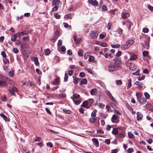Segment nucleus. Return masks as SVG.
I'll use <instances>...</instances> for the list:
<instances>
[{"mask_svg": "<svg viewBox=\"0 0 153 153\" xmlns=\"http://www.w3.org/2000/svg\"><path fill=\"white\" fill-rule=\"evenodd\" d=\"M54 16L57 19H59L60 18V16L57 13H56L54 14Z\"/></svg>", "mask_w": 153, "mask_h": 153, "instance_id": "52", "label": "nucleus"}, {"mask_svg": "<svg viewBox=\"0 0 153 153\" xmlns=\"http://www.w3.org/2000/svg\"><path fill=\"white\" fill-rule=\"evenodd\" d=\"M26 33L25 32H22L18 33L16 34H15L14 35H16V36L17 37H19L21 35H23L25 34Z\"/></svg>", "mask_w": 153, "mask_h": 153, "instance_id": "22", "label": "nucleus"}, {"mask_svg": "<svg viewBox=\"0 0 153 153\" xmlns=\"http://www.w3.org/2000/svg\"><path fill=\"white\" fill-rule=\"evenodd\" d=\"M68 79V75L67 73L65 74V76L64 78V80L65 81H67Z\"/></svg>", "mask_w": 153, "mask_h": 153, "instance_id": "47", "label": "nucleus"}, {"mask_svg": "<svg viewBox=\"0 0 153 153\" xmlns=\"http://www.w3.org/2000/svg\"><path fill=\"white\" fill-rule=\"evenodd\" d=\"M137 119L138 120H141L143 118V115L141 114L140 112H137Z\"/></svg>", "mask_w": 153, "mask_h": 153, "instance_id": "16", "label": "nucleus"}, {"mask_svg": "<svg viewBox=\"0 0 153 153\" xmlns=\"http://www.w3.org/2000/svg\"><path fill=\"white\" fill-rule=\"evenodd\" d=\"M78 54L80 56H82L83 55V51L81 49L78 52Z\"/></svg>", "mask_w": 153, "mask_h": 153, "instance_id": "35", "label": "nucleus"}, {"mask_svg": "<svg viewBox=\"0 0 153 153\" xmlns=\"http://www.w3.org/2000/svg\"><path fill=\"white\" fill-rule=\"evenodd\" d=\"M96 119L94 118H91L89 120V121L91 123H94Z\"/></svg>", "mask_w": 153, "mask_h": 153, "instance_id": "39", "label": "nucleus"}, {"mask_svg": "<svg viewBox=\"0 0 153 153\" xmlns=\"http://www.w3.org/2000/svg\"><path fill=\"white\" fill-rule=\"evenodd\" d=\"M106 108L108 112H111L113 111L111 109V107L109 105H107Z\"/></svg>", "mask_w": 153, "mask_h": 153, "instance_id": "43", "label": "nucleus"}, {"mask_svg": "<svg viewBox=\"0 0 153 153\" xmlns=\"http://www.w3.org/2000/svg\"><path fill=\"white\" fill-rule=\"evenodd\" d=\"M120 62L119 61L116 60L111 63L108 67V71L113 72L117 70L120 66Z\"/></svg>", "mask_w": 153, "mask_h": 153, "instance_id": "1", "label": "nucleus"}, {"mask_svg": "<svg viewBox=\"0 0 153 153\" xmlns=\"http://www.w3.org/2000/svg\"><path fill=\"white\" fill-rule=\"evenodd\" d=\"M149 40H148V41H146L145 42V44H144V45L143 46V47L147 50L149 49Z\"/></svg>", "mask_w": 153, "mask_h": 153, "instance_id": "13", "label": "nucleus"}, {"mask_svg": "<svg viewBox=\"0 0 153 153\" xmlns=\"http://www.w3.org/2000/svg\"><path fill=\"white\" fill-rule=\"evenodd\" d=\"M128 84L127 86L128 88H130L131 86V80L129 79L128 81Z\"/></svg>", "mask_w": 153, "mask_h": 153, "instance_id": "38", "label": "nucleus"}, {"mask_svg": "<svg viewBox=\"0 0 153 153\" xmlns=\"http://www.w3.org/2000/svg\"><path fill=\"white\" fill-rule=\"evenodd\" d=\"M143 54L144 56H147L148 55V52L147 51H144L143 52Z\"/></svg>", "mask_w": 153, "mask_h": 153, "instance_id": "40", "label": "nucleus"}, {"mask_svg": "<svg viewBox=\"0 0 153 153\" xmlns=\"http://www.w3.org/2000/svg\"><path fill=\"white\" fill-rule=\"evenodd\" d=\"M71 98L73 100V101H74V102L76 105H78L81 102V101L79 100H78L75 101L74 100L72 97H71Z\"/></svg>", "mask_w": 153, "mask_h": 153, "instance_id": "27", "label": "nucleus"}, {"mask_svg": "<svg viewBox=\"0 0 153 153\" xmlns=\"http://www.w3.org/2000/svg\"><path fill=\"white\" fill-rule=\"evenodd\" d=\"M59 32L58 31H56L55 32L54 34L51 39V41L52 42H54L57 39L59 36Z\"/></svg>", "mask_w": 153, "mask_h": 153, "instance_id": "6", "label": "nucleus"}, {"mask_svg": "<svg viewBox=\"0 0 153 153\" xmlns=\"http://www.w3.org/2000/svg\"><path fill=\"white\" fill-rule=\"evenodd\" d=\"M148 8L149 10L153 12V7L150 5H148Z\"/></svg>", "mask_w": 153, "mask_h": 153, "instance_id": "64", "label": "nucleus"}, {"mask_svg": "<svg viewBox=\"0 0 153 153\" xmlns=\"http://www.w3.org/2000/svg\"><path fill=\"white\" fill-rule=\"evenodd\" d=\"M65 18L67 19H71V15L70 14L66 15L65 16Z\"/></svg>", "mask_w": 153, "mask_h": 153, "instance_id": "53", "label": "nucleus"}, {"mask_svg": "<svg viewBox=\"0 0 153 153\" xmlns=\"http://www.w3.org/2000/svg\"><path fill=\"white\" fill-rule=\"evenodd\" d=\"M88 61L89 62H92L94 64L97 63V62L95 60L94 57L92 56H91L89 57Z\"/></svg>", "mask_w": 153, "mask_h": 153, "instance_id": "10", "label": "nucleus"}, {"mask_svg": "<svg viewBox=\"0 0 153 153\" xmlns=\"http://www.w3.org/2000/svg\"><path fill=\"white\" fill-rule=\"evenodd\" d=\"M1 55L2 56L4 57V58H6L7 55L5 53V52L4 51H2L1 52Z\"/></svg>", "mask_w": 153, "mask_h": 153, "instance_id": "63", "label": "nucleus"}, {"mask_svg": "<svg viewBox=\"0 0 153 153\" xmlns=\"http://www.w3.org/2000/svg\"><path fill=\"white\" fill-rule=\"evenodd\" d=\"M32 60L34 61L35 64L36 65H39V63L38 61V59L37 57H33L32 58Z\"/></svg>", "mask_w": 153, "mask_h": 153, "instance_id": "17", "label": "nucleus"}, {"mask_svg": "<svg viewBox=\"0 0 153 153\" xmlns=\"http://www.w3.org/2000/svg\"><path fill=\"white\" fill-rule=\"evenodd\" d=\"M64 26L66 28H71V26L70 25H68L67 23H64Z\"/></svg>", "mask_w": 153, "mask_h": 153, "instance_id": "48", "label": "nucleus"}, {"mask_svg": "<svg viewBox=\"0 0 153 153\" xmlns=\"http://www.w3.org/2000/svg\"><path fill=\"white\" fill-rule=\"evenodd\" d=\"M79 97V95L78 94H75L73 95V98L75 99H78Z\"/></svg>", "mask_w": 153, "mask_h": 153, "instance_id": "36", "label": "nucleus"}, {"mask_svg": "<svg viewBox=\"0 0 153 153\" xmlns=\"http://www.w3.org/2000/svg\"><path fill=\"white\" fill-rule=\"evenodd\" d=\"M116 83L117 85H121L122 83V81L120 80H116Z\"/></svg>", "mask_w": 153, "mask_h": 153, "instance_id": "37", "label": "nucleus"}, {"mask_svg": "<svg viewBox=\"0 0 153 153\" xmlns=\"http://www.w3.org/2000/svg\"><path fill=\"white\" fill-rule=\"evenodd\" d=\"M74 41L76 44H79L80 43L81 39L80 38H77V37L74 36Z\"/></svg>", "mask_w": 153, "mask_h": 153, "instance_id": "19", "label": "nucleus"}, {"mask_svg": "<svg viewBox=\"0 0 153 153\" xmlns=\"http://www.w3.org/2000/svg\"><path fill=\"white\" fill-rule=\"evenodd\" d=\"M79 80V79L78 78H74L73 80V81H74V83L75 84H77L78 83V81Z\"/></svg>", "mask_w": 153, "mask_h": 153, "instance_id": "60", "label": "nucleus"}, {"mask_svg": "<svg viewBox=\"0 0 153 153\" xmlns=\"http://www.w3.org/2000/svg\"><path fill=\"white\" fill-rule=\"evenodd\" d=\"M126 65L129 67V69L133 70L136 69V66L134 63L130 61H128L126 63Z\"/></svg>", "mask_w": 153, "mask_h": 153, "instance_id": "4", "label": "nucleus"}, {"mask_svg": "<svg viewBox=\"0 0 153 153\" xmlns=\"http://www.w3.org/2000/svg\"><path fill=\"white\" fill-rule=\"evenodd\" d=\"M115 103H117V102L116 101V100H115V98L113 97V96L111 95V96L110 97H109Z\"/></svg>", "mask_w": 153, "mask_h": 153, "instance_id": "61", "label": "nucleus"}, {"mask_svg": "<svg viewBox=\"0 0 153 153\" xmlns=\"http://www.w3.org/2000/svg\"><path fill=\"white\" fill-rule=\"evenodd\" d=\"M90 93L92 95H97V97L100 98L102 94V93L101 92H97V90L96 88H93L90 91Z\"/></svg>", "mask_w": 153, "mask_h": 153, "instance_id": "3", "label": "nucleus"}, {"mask_svg": "<svg viewBox=\"0 0 153 153\" xmlns=\"http://www.w3.org/2000/svg\"><path fill=\"white\" fill-rule=\"evenodd\" d=\"M90 36L93 38H97L98 35V33L95 31H92L90 32Z\"/></svg>", "mask_w": 153, "mask_h": 153, "instance_id": "7", "label": "nucleus"}, {"mask_svg": "<svg viewBox=\"0 0 153 153\" xmlns=\"http://www.w3.org/2000/svg\"><path fill=\"white\" fill-rule=\"evenodd\" d=\"M88 105H90L89 107H90L94 102V100L93 99H90L88 100Z\"/></svg>", "mask_w": 153, "mask_h": 153, "instance_id": "25", "label": "nucleus"}, {"mask_svg": "<svg viewBox=\"0 0 153 153\" xmlns=\"http://www.w3.org/2000/svg\"><path fill=\"white\" fill-rule=\"evenodd\" d=\"M0 116L4 119L5 121H7L8 120V118L4 114H3L1 113L0 114Z\"/></svg>", "mask_w": 153, "mask_h": 153, "instance_id": "26", "label": "nucleus"}, {"mask_svg": "<svg viewBox=\"0 0 153 153\" xmlns=\"http://www.w3.org/2000/svg\"><path fill=\"white\" fill-rule=\"evenodd\" d=\"M14 70L12 69L9 72V76L10 77H13L14 76Z\"/></svg>", "mask_w": 153, "mask_h": 153, "instance_id": "24", "label": "nucleus"}, {"mask_svg": "<svg viewBox=\"0 0 153 153\" xmlns=\"http://www.w3.org/2000/svg\"><path fill=\"white\" fill-rule=\"evenodd\" d=\"M59 0H53L52 2L54 5H57L59 4Z\"/></svg>", "mask_w": 153, "mask_h": 153, "instance_id": "28", "label": "nucleus"}, {"mask_svg": "<svg viewBox=\"0 0 153 153\" xmlns=\"http://www.w3.org/2000/svg\"><path fill=\"white\" fill-rule=\"evenodd\" d=\"M62 44V41L61 40H59L57 43V45L58 47L61 46Z\"/></svg>", "mask_w": 153, "mask_h": 153, "instance_id": "58", "label": "nucleus"}, {"mask_svg": "<svg viewBox=\"0 0 153 153\" xmlns=\"http://www.w3.org/2000/svg\"><path fill=\"white\" fill-rule=\"evenodd\" d=\"M88 105V101H84L82 104V106L84 107L85 108H89L90 107H88L87 105Z\"/></svg>", "mask_w": 153, "mask_h": 153, "instance_id": "15", "label": "nucleus"}, {"mask_svg": "<svg viewBox=\"0 0 153 153\" xmlns=\"http://www.w3.org/2000/svg\"><path fill=\"white\" fill-rule=\"evenodd\" d=\"M134 43V41L132 39H130L127 41L126 44L129 48Z\"/></svg>", "mask_w": 153, "mask_h": 153, "instance_id": "11", "label": "nucleus"}, {"mask_svg": "<svg viewBox=\"0 0 153 153\" xmlns=\"http://www.w3.org/2000/svg\"><path fill=\"white\" fill-rule=\"evenodd\" d=\"M128 135L129 137L131 138H133L134 137V134L131 132H129L128 133Z\"/></svg>", "mask_w": 153, "mask_h": 153, "instance_id": "45", "label": "nucleus"}, {"mask_svg": "<svg viewBox=\"0 0 153 153\" xmlns=\"http://www.w3.org/2000/svg\"><path fill=\"white\" fill-rule=\"evenodd\" d=\"M119 117L116 114H114L113 115L111 118V121L114 123H117L119 122Z\"/></svg>", "mask_w": 153, "mask_h": 153, "instance_id": "5", "label": "nucleus"}, {"mask_svg": "<svg viewBox=\"0 0 153 153\" xmlns=\"http://www.w3.org/2000/svg\"><path fill=\"white\" fill-rule=\"evenodd\" d=\"M136 95L137 100L140 104L141 105H143L146 102V100L144 97L141 93H138L136 94Z\"/></svg>", "mask_w": 153, "mask_h": 153, "instance_id": "2", "label": "nucleus"}, {"mask_svg": "<svg viewBox=\"0 0 153 153\" xmlns=\"http://www.w3.org/2000/svg\"><path fill=\"white\" fill-rule=\"evenodd\" d=\"M66 51V48L64 46H62L61 48V51L62 52H64Z\"/></svg>", "mask_w": 153, "mask_h": 153, "instance_id": "59", "label": "nucleus"}, {"mask_svg": "<svg viewBox=\"0 0 153 153\" xmlns=\"http://www.w3.org/2000/svg\"><path fill=\"white\" fill-rule=\"evenodd\" d=\"M130 16V14L128 13H124L122 14V16L123 19L126 18L127 17H129Z\"/></svg>", "mask_w": 153, "mask_h": 153, "instance_id": "21", "label": "nucleus"}, {"mask_svg": "<svg viewBox=\"0 0 153 153\" xmlns=\"http://www.w3.org/2000/svg\"><path fill=\"white\" fill-rule=\"evenodd\" d=\"M137 58V56L133 53H131L130 54V59L131 60H135Z\"/></svg>", "mask_w": 153, "mask_h": 153, "instance_id": "14", "label": "nucleus"}, {"mask_svg": "<svg viewBox=\"0 0 153 153\" xmlns=\"http://www.w3.org/2000/svg\"><path fill=\"white\" fill-rule=\"evenodd\" d=\"M48 146H49L51 148H52L53 147V145L51 142H49L47 144Z\"/></svg>", "mask_w": 153, "mask_h": 153, "instance_id": "57", "label": "nucleus"}, {"mask_svg": "<svg viewBox=\"0 0 153 153\" xmlns=\"http://www.w3.org/2000/svg\"><path fill=\"white\" fill-rule=\"evenodd\" d=\"M135 84L136 85H138L140 88H142L143 86V84L141 83H140L138 81H136L135 82Z\"/></svg>", "mask_w": 153, "mask_h": 153, "instance_id": "32", "label": "nucleus"}, {"mask_svg": "<svg viewBox=\"0 0 153 153\" xmlns=\"http://www.w3.org/2000/svg\"><path fill=\"white\" fill-rule=\"evenodd\" d=\"M79 76L81 77H84L85 76V73L83 72H80L79 73Z\"/></svg>", "mask_w": 153, "mask_h": 153, "instance_id": "50", "label": "nucleus"}, {"mask_svg": "<svg viewBox=\"0 0 153 153\" xmlns=\"http://www.w3.org/2000/svg\"><path fill=\"white\" fill-rule=\"evenodd\" d=\"M112 133L114 135H116L118 133L117 130L115 128H114L112 131Z\"/></svg>", "mask_w": 153, "mask_h": 153, "instance_id": "34", "label": "nucleus"}, {"mask_svg": "<svg viewBox=\"0 0 153 153\" xmlns=\"http://www.w3.org/2000/svg\"><path fill=\"white\" fill-rule=\"evenodd\" d=\"M126 22H127L126 25H127L128 26V30L130 31V30L131 27V26L132 25H133V22H131L130 20H127L126 21Z\"/></svg>", "mask_w": 153, "mask_h": 153, "instance_id": "12", "label": "nucleus"}, {"mask_svg": "<svg viewBox=\"0 0 153 153\" xmlns=\"http://www.w3.org/2000/svg\"><path fill=\"white\" fill-rule=\"evenodd\" d=\"M6 84V82L4 81L0 80V87L5 86Z\"/></svg>", "mask_w": 153, "mask_h": 153, "instance_id": "29", "label": "nucleus"}, {"mask_svg": "<svg viewBox=\"0 0 153 153\" xmlns=\"http://www.w3.org/2000/svg\"><path fill=\"white\" fill-rule=\"evenodd\" d=\"M140 70H137L136 72L133 73L132 74L133 75H135L136 76H138L140 74Z\"/></svg>", "mask_w": 153, "mask_h": 153, "instance_id": "44", "label": "nucleus"}, {"mask_svg": "<svg viewBox=\"0 0 153 153\" xmlns=\"http://www.w3.org/2000/svg\"><path fill=\"white\" fill-rule=\"evenodd\" d=\"M148 107L149 108V109L151 111H153V106L151 104H148Z\"/></svg>", "mask_w": 153, "mask_h": 153, "instance_id": "56", "label": "nucleus"}, {"mask_svg": "<svg viewBox=\"0 0 153 153\" xmlns=\"http://www.w3.org/2000/svg\"><path fill=\"white\" fill-rule=\"evenodd\" d=\"M129 48V47L126 43L125 44L121 46V48L123 50H126L128 49Z\"/></svg>", "mask_w": 153, "mask_h": 153, "instance_id": "20", "label": "nucleus"}, {"mask_svg": "<svg viewBox=\"0 0 153 153\" xmlns=\"http://www.w3.org/2000/svg\"><path fill=\"white\" fill-rule=\"evenodd\" d=\"M13 51L15 53H17L19 52V50L16 48H14L13 49Z\"/></svg>", "mask_w": 153, "mask_h": 153, "instance_id": "42", "label": "nucleus"}, {"mask_svg": "<svg viewBox=\"0 0 153 153\" xmlns=\"http://www.w3.org/2000/svg\"><path fill=\"white\" fill-rule=\"evenodd\" d=\"M20 44L21 49L22 51L23 50L24 48H27L29 46L26 43H20Z\"/></svg>", "mask_w": 153, "mask_h": 153, "instance_id": "9", "label": "nucleus"}, {"mask_svg": "<svg viewBox=\"0 0 153 153\" xmlns=\"http://www.w3.org/2000/svg\"><path fill=\"white\" fill-rule=\"evenodd\" d=\"M93 141L94 143L97 146H98L97 145H98V140L95 138L93 139Z\"/></svg>", "mask_w": 153, "mask_h": 153, "instance_id": "41", "label": "nucleus"}, {"mask_svg": "<svg viewBox=\"0 0 153 153\" xmlns=\"http://www.w3.org/2000/svg\"><path fill=\"white\" fill-rule=\"evenodd\" d=\"M88 2L94 6L98 7L99 5L98 3L96 0H88Z\"/></svg>", "mask_w": 153, "mask_h": 153, "instance_id": "8", "label": "nucleus"}, {"mask_svg": "<svg viewBox=\"0 0 153 153\" xmlns=\"http://www.w3.org/2000/svg\"><path fill=\"white\" fill-rule=\"evenodd\" d=\"M116 10V9L111 10L110 11V13L112 15H114L115 14V11Z\"/></svg>", "mask_w": 153, "mask_h": 153, "instance_id": "55", "label": "nucleus"}, {"mask_svg": "<svg viewBox=\"0 0 153 153\" xmlns=\"http://www.w3.org/2000/svg\"><path fill=\"white\" fill-rule=\"evenodd\" d=\"M102 10L103 11L107 10H108L107 7L105 5H103L102 8Z\"/></svg>", "mask_w": 153, "mask_h": 153, "instance_id": "51", "label": "nucleus"}, {"mask_svg": "<svg viewBox=\"0 0 153 153\" xmlns=\"http://www.w3.org/2000/svg\"><path fill=\"white\" fill-rule=\"evenodd\" d=\"M12 90H13V91L15 92H17L18 91V89L16 87L12 86Z\"/></svg>", "mask_w": 153, "mask_h": 153, "instance_id": "54", "label": "nucleus"}, {"mask_svg": "<svg viewBox=\"0 0 153 153\" xmlns=\"http://www.w3.org/2000/svg\"><path fill=\"white\" fill-rule=\"evenodd\" d=\"M51 51L49 49H47L45 51V53L46 55H48L51 53Z\"/></svg>", "mask_w": 153, "mask_h": 153, "instance_id": "33", "label": "nucleus"}, {"mask_svg": "<svg viewBox=\"0 0 153 153\" xmlns=\"http://www.w3.org/2000/svg\"><path fill=\"white\" fill-rule=\"evenodd\" d=\"M125 132H123L119 134V136L120 137H125Z\"/></svg>", "mask_w": 153, "mask_h": 153, "instance_id": "46", "label": "nucleus"}, {"mask_svg": "<svg viewBox=\"0 0 153 153\" xmlns=\"http://www.w3.org/2000/svg\"><path fill=\"white\" fill-rule=\"evenodd\" d=\"M60 81L59 78H57L56 79H54L53 81V83L54 85H57Z\"/></svg>", "mask_w": 153, "mask_h": 153, "instance_id": "18", "label": "nucleus"}, {"mask_svg": "<svg viewBox=\"0 0 153 153\" xmlns=\"http://www.w3.org/2000/svg\"><path fill=\"white\" fill-rule=\"evenodd\" d=\"M100 45L102 47H105L107 46V44L105 42H102L101 43Z\"/></svg>", "mask_w": 153, "mask_h": 153, "instance_id": "62", "label": "nucleus"}, {"mask_svg": "<svg viewBox=\"0 0 153 153\" xmlns=\"http://www.w3.org/2000/svg\"><path fill=\"white\" fill-rule=\"evenodd\" d=\"M97 110L96 109L94 110L93 112L91 113V116L92 117H94L96 115Z\"/></svg>", "mask_w": 153, "mask_h": 153, "instance_id": "30", "label": "nucleus"}, {"mask_svg": "<svg viewBox=\"0 0 153 153\" xmlns=\"http://www.w3.org/2000/svg\"><path fill=\"white\" fill-rule=\"evenodd\" d=\"M111 47L113 48H118L120 47V45L119 44H117L116 45H111Z\"/></svg>", "mask_w": 153, "mask_h": 153, "instance_id": "31", "label": "nucleus"}, {"mask_svg": "<svg viewBox=\"0 0 153 153\" xmlns=\"http://www.w3.org/2000/svg\"><path fill=\"white\" fill-rule=\"evenodd\" d=\"M87 82V80L85 79H83L80 82V85H82V84H86Z\"/></svg>", "mask_w": 153, "mask_h": 153, "instance_id": "23", "label": "nucleus"}, {"mask_svg": "<svg viewBox=\"0 0 153 153\" xmlns=\"http://www.w3.org/2000/svg\"><path fill=\"white\" fill-rule=\"evenodd\" d=\"M144 95L146 99H149L150 98V95L147 92H145L144 93Z\"/></svg>", "mask_w": 153, "mask_h": 153, "instance_id": "49", "label": "nucleus"}]
</instances>
